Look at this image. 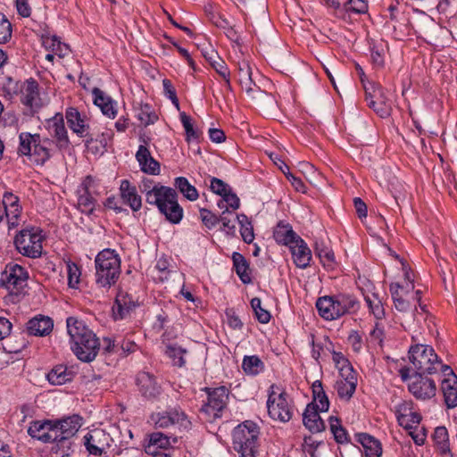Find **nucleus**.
Wrapping results in <instances>:
<instances>
[{
    "instance_id": "f257e3e1",
    "label": "nucleus",
    "mask_w": 457,
    "mask_h": 457,
    "mask_svg": "<svg viewBox=\"0 0 457 457\" xmlns=\"http://www.w3.org/2000/svg\"><path fill=\"white\" fill-rule=\"evenodd\" d=\"M68 334L73 345L71 349L82 361H92L99 351V341L96 335L82 320L69 317L66 320Z\"/></svg>"
},
{
    "instance_id": "f03ea898",
    "label": "nucleus",
    "mask_w": 457,
    "mask_h": 457,
    "mask_svg": "<svg viewBox=\"0 0 457 457\" xmlns=\"http://www.w3.org/2000/svg\"><path fill=\"white\" fill-rule=\"evenodd\" d=\"M319 314L327 320H333L357 311L358 301L350 295L339 294L320 297L316 302Z\"/></svg>"
},
{
    "instance_id": "7ed1b4c3",
    "label": "nucleus",
    "mask_w": 457,
    "mask_h": 457,
    "mask_svg": "<svg viewBox=\"0 0 457 457\" xmlns=\"http://www.w3.org/2000/svg\"><path fill=\"white\" fill-rule=\"evenodd\" d=\"M96 282L101 287H111L120 274V259L112 249L99 252L95 259Z\"/></svg>"
},
{
    "instance_id": "20e7f679",
    "label": "nucleus",
    "mask_w": 457,
    "mask_h": 457,
    "mask_svg": "<svg viewBox=\"0 0 457 457\" xmlns=\"http://www.w3.org/2000/svg\"><path fill=\"white\" fill-rule=\"evenodd\" d=\"M259 427L251 420L237 426L232 433L233 448L240 457H255L259 448Z\"/></svg>"
},
{
    "instance_id": "39448f33",
    "label": "nucleus",
    "mask_w": 457,
    "mask_h": 457,
    "mask_svg": "<svg viewBox=\"0 0 457 457\" xmlns=\"http://www.w3.org/2000/svg\"><path fill=\"white\" fill-rule=\"evenodd\" d=\"M82 419L79 415H71L61 420H53L54 430L58 436L56 445L52 448L56 453L60 452L62 457L69 455L71 445V439L82 426Z\"/></svg>"
},
{
    "instance_id": "423d86ee",
    "label": "nucleus",
    "mask_w": 457,
    "mask_h": 457,
    "mask_svg": "<svg viewBox=\"0 0 457 457\" xmlns=\"http://www.w3.org/2000/svg\"><path fill=\"white\" fill-rule=\"evenodd\" d=\"M44 237L38 228L30 227L19 231L13 239L15 249L23 256L36 259L41 256Z\"/></svg>"
},
{
    "instance_id": "0eeeda50",
    "label": "nucleus",
    "mask_w": 457,
    "mask_h": 457,
    "mask_svg": "<svg viewBox=\"0 0 457 457\" xmlns=\"http://www.w3.org/2000/svg\"><path fill=\"white\" fill-rule=\"evenodd\" d=\"M238 82L247 96L256 100L261 107H272L275 104L273 97L264 91H262L252 79V69L246 60L237 63Z\"/></svg>"
},
{
    "instance_id": "6e6552de",
    "label": "nucleus",
    "mask_w": 457,
    "mask_h": 457,
    "mask_svg": "<svg viewBox=\"0 0 457 457\" xmlns=\"http://www.w3.org/2000/svg\"><path fill=\"white\" fill-rule=\"evenodd\" d=\"M405 278L408 280L406 287L401 286L399 283H392L390 285V293L394 300L395 309L403 313L401 318V324L405 328H411L414 320V312L417 311L416 307L414 310H411V304L405 295L411 289L414 288L412 281L410 279L408 271H405Z\"/></svg>"
},
{
    "instance_id": "1a4fd4ad",
    "label": "nucleus",
    "mask_w": 457,
    "mask_h": 457,
    "mask_svg": "<svg viewBox=\"0 0 457 457\" xmlns=\"http://www.w3.org/2000/svg\"><path fill=\"white\" fill-rule=\"evenodd\" d=\"M29 272L18 263L9 262L0 275V286L10 294L19 295L27 287Z\"/></svg>"
},
{
    "instance_id": "9d476101",
    "label": "nucleus",
    "mask_w": 457,
    "mask_h": 457,
    "mask_svg": "<svg viewBox=\"0 0 457 457\" xmlns=\"http://www.w3.org/2000/svg\"><path fill=\"white\" fill-rule=\"evenodd\" d=\"M409 359L416 373L434 374L439 364L436 362L437 355L434 349L427 345L417 344L409 350Z\"/></svg>"
},
{
    "instance_id": "9b49d317",
    "label": "nucleus",
    "mask_w": 457,
    "mask_h": 457,
    "mask_svg": "<svg viewBox=\"0 0 457 457\" xmlns=\"http://www.w3.org/2000/svg\"><path fill=\"white\" fill-rule=\"evenodd\" d=\"M277 386L271 385L269 389L267 409L270 417L274 420L287 422L293 416V406L285 392L277 393Z\"/></svg>"
},
{
    "instance_id": "f8f14e48",
    "label": "nucleus",
    "mask_w": 457,
    "mask_h": 457,
    "mask_svg": "<svg viewBox=\"0 0 457 457\" xmlns=\"http://www.w3.org/2000/svg\"><path fill=\"white\" fill-rule=\"evenodd\" d=\"M365 100L368 106L372 108L381 118L390 115L391 105L388 104L385 89L375 82L364 84Z\"/></svg>"
},
{
    "instance_id": "ddd939ff",
    "label": "nucleus",
    "mask_w": 457,
    "mask_h": 457,
    "mask_svg": "<svg viewBox=\"0 0 457 457\" xmlns=\"http://www.w3.org/2000/svg\"><path fill=\"white\" fill-rule=\"evenodd\" d=\"M228 391L224 386L208 391V400L200 409V413L206 421H212L220 416L228 401Z\"/></svg>"
},
{
    "instance_id": "4468645a",
    "label": "nucleus",
    "mask_w": 457,
    "mask_h": 457,
    "mask_svg": "<svg viewBox=\"0 0 457 457\" xmlns=\"http://www.w3.org/2000/svg\"><path fill=\"white\" fill-rule=\"evenodd\" d=\"M408 388L416 399L423 401L433 398L436 393L435 381L422 373H415L410 377Z\"/></svg>"
},
{
    "instance_id": "2eb2a0df",
    "label": "nucleus",
    "mask_w": 457,
    "mask_h": 457,
    "mask_svg": "<svg viewBox=\"0 0 457 457\" xmlns=\"http://www.w3.org/2000/svg\"><path fill=\"white\" fill-rule=\"evenodd\" d=\"M151 420L155 428H168L174 425H179L187 428L190 424L186 414L176 408L153 413Z\"/></svg>"
},
{
    "instance_id": "dca6fc26",
    "label": "nucleus",
    "mask_w": 457,
    "mask_h": 457,
    "mask_svg": "<svg viewBox=\"0 0 457 457\" xmlns=\"http://www.w3.org/2000/svg\"><path fill=\"white\" fill-rule=\"evenodd\" d=\"M46 128L49 135L54 138L56 147L61 150L69 146L70 140L62 114L57 113L53 118L47 120Z\"/></svg>"
},
{
    "instance_id": "f3484780",
    "label": "nucleus",
    "mask_w": 457,
    "mask_h": 457,
    "mask_svg": "<svg viewBox=\"0 0 457 457\" xmlns=\"http://www.w3.org/2000/svg\"><path fill=\"white\" fill-rule=\"evenodd\" d=\"M3 220L6 219L9 228L18 227L21 214L19 197L12 193L6 192L3 196Z\"/></svg>"
},
{
    "instance_id": "a211bd4d",
    "label": "nucleus",
    "mask_w": 457,
    "mask_h": 457,
    "mask_svg": "<svg viewBox=\"0 0 457 457\" xmlns=\"http://www.w3.org/2000/svg\"><path fill=\"white\" fill-rule=\"evenodd\" d=\"M28 434L44 443H55L58 436L54 428L53 420H36L30 423Z\"/></svg>"
},
{
    "instance_id": "6ab92c4d",
    "label": "nucleus",
    "mask_w": 457,
    "mask_h": 457,
    "mask_svg": "<svg viewBox=\"0 0 457 457\" xmlns=\"http://www.w3.org/2000/svg\"><path fill=\"white\" fill-rule=\"evenodd\" d=\"M342 378L336 383V389L338 396L342 399L349 400L355 392L357 386L356 373L353 368L341 369Z\"/></svg>"
},
{
    "instance_id": "aec40b11",
    "label": "nucleus",
    "mask_w": 457,
    "mask_h": 457,
    "mask_svg": "<svg viewBox=\"0 0 457 457\" xmlns=\"http://www.w3.org/2000/svg\"><path fill=\"white\" fill-rule=\"evenodd\" d=\"M145 145H140L136 153V159L144 173L150 175H158L160 173V163L152 156L147 148V141L142 139Z\"/></svg>"
},
{
    "instance_id": "412c9836",
    "label": "nucleus",
    "mask_w": 457,
    "mask_h": 457,
    "mask_svg": "<svg viewBox=\"0 0 457 457\" xmlns=\"http://www.w3.org/2000/svg\"><path fill=\"white\" fill-rule=\"evenodd\" d=\"M109 436L101 429H95L84 436V445L90 454L101 455L108 445Z\"/></svg>"
},
{
    "instance_id": "4be33fe9",
    "label": "nucleus",
    "mask_w": 457,
    "mask_h": 457,
    "mask_svg": "<svg viewBox=\"0 0 457 457\" xmlns=\"http://www.w3.org/2000/svg\"><path fill=\"white\" fill-rule=\"evenodd\" d=\"M137 385L140 393L145 398H155L161 393V387L156 382L155 378L149 372H139L137 376Z\"/></svg>"
},
{
    "instance_id": "5701e85b",
    "label": "nucleus",
    "mask_w": 457,
    "mask_h": 457,
    "mask_svg": "<svg viewBox=\"0 0 457 457\" xmlns=\"http://www.w3.org/2000/svg\"><path fill=\"white\" fill-rule=\"evenodd\" d=\"M295 264L301 269H305L310 265L312 260V252L307 244L299 237L293 245L289 246Z\"/></svg>"
},
{
    "instance_id": "b1692460",
    "label": "nucleus",
    "mask_w": 457,
    "mask_h": 457,
    "mask_svg": "<svg viewBox=\"0 0 457 457\" xmlns=\"http://www.w3.org/2000/svg\"><path fill=\"white\" fill-rule=\"evenodd\" d=\"M175 190L171 187L154 185L151 191L145 194V200L149 204L157 205L159 211L165 209L164 202L172 199Z\"/></svg>"
},
{
    "instance_id": "393cba45",
    "label": "nucleus",
    "mask_w": 457,
    "mask_h": 457,
    "mask_svg": "<svg viewBox=\"0 0 457 457\" xmlns=\"http://www.w3.org/2000/svg\"><path fill=\"white\" fill-rule=\"evenodd\" d=\"M137 303L132 296L125 292H119L115 303L112 307V312L115 319L126 318L136 307Z\"/></svg>"
},
{
    "instance_id": "a878e982",
    "label": "nucleus",
    "mask_w": 457,
    "mask_h": 457,
    "mask_svg": "<svg viewBox=\"0 0 457 457\" xmlns=\"http://www.w3.org/2000/svg\"><path fill=\"white\" fill-rule=\"evenodd\" d=\"M67 122L70 129L80 137H86L89 126L86 120V117L82 116L80 112L73 107L68 108L65 113Z\"/></svg>"
},
{
    "instance_id": "bb28decb",
    "label": "nucleus",
    "mask_w": 457,
    "mask_h": 457,
    "mask_svg": "<svg viewBox=\"0 0 457 457\" xmlns=\"http://www.w3.org/2000/svg\"><path fill=\"white\" fill-rule=\"evenodd\" d=\"M26 328L29 335L44 337L48 335L53 330L54 322L49 317L37 316L27 322Z\"/></svg>"
},
{
    "instance_id": "cd10ccee",
    "label": "nucleus",
    "mask_w": 457,
    "mask_h": 457,
    "mask_svg": "<svg viewBox=\"0 0 457 457\" xmlns=\"http://www.w3.org/2000/svg\"><path fill=\"white\" fill-rule=\"evenodd\" d=\"M177 443V437H170L161 432H154L149 435L148 442L144 444L146 453H159L157 449H167L172 444Z\"/></svg>"
},
{
    "instance_id": "c85d7f7f",
    "label": "nucleus",
    "mask_w": 457,
    "mask_h": 457,
    "mask_svg": "<svg viewBox=\"0 0 457 457\" xmlns=\"http://www.w3.org/2000/svg\"><path fill=\"white\" fill-rule=\"evenodd\" d=\"M120 196L123 202L128 204L133 211H138L142 206V200L137 194V188L131 183L123 179L120 186Z\"/></svg>"
},
{
    "instance_id": "c756f323",
    "label": "nucleus",
    "mask_w": 457,
    "mask_h": 457,
    "mask_svg": "<svg viewBox=\"0 0 457 457\" xmlns=\"http://www.w3.org/2000/svg\"><path fill=\"white\" fill-rule=\"evenodd\" d=\"M314 404H307L303 414V422L307 429L312 433L321 432L325 428V424L320 416V410L315 409Z\"/></svg>"
},
{
    "instance_id": "7c9ffc66",
    "label": "nucleus",
    "mask_w": 457,
    "mask_h": 457,
    "mask_svg": "<svg viewBox=\"0 0 457 457\" xmlns=\"http://www.w3.org/2000/svg\"><path fill=\"white\" fill-rule=\"evenodd\" d=\"M21 103L36 111L42 106V101L38 94V85L35 80L27 81L26 87L21 91Z\"/></svg>"
},
{
    "instance_id": "2f4dec72",
    "label": "nucleus",
    "mask_w": 457,
    "mask_h": 457,
    "mask_svg": "<svg viewBox=\"0 0 457 457\" xmlns=\"http://www.w3.org/2000/svg\"><path fill=\"white\" fill-rule=\"evenodd\" d=\"M441 391L448 409L457 406V376L445 378L441 382Z\"/></svg>"
},
{
    "instance_id": "473e14b6",
    "label": "nucleus",
    "mask_w": 457,
    "mask_h": 457,
    "mask_svg": "<svg viewBox=\"0 0 457 457\" xmlns=\"http://www.w3.org/2000/svg\"><path fill=\"white\" fill-rule=\"evenodd\" d=\"M358 442L364 448L365 457H380L382 454V446L378 440L366 433H361L358 436Z\"/></svg>"
},
{
    "instance_id": "72a5a7b5",
    "label": "nucleus",
    "mask_w": 457,
    "mask_h": 457,
    "mask_svg": "<svg viewBox=\"0 0 457 457\" xmlns=\"http://www.w3.org/2000/svg\"><path fill=\"white\" fill-rule=\"evenodd\" d=\"M92 93L94 96V104L100 108L103 114L109 118H114L116 110L111 97L104 95L101 89L96 87L93 89Z\"/></svg>"
},
{
    "instance_id": "f704fd0d",
    "label": "nucleus",
    "mask_w": 457,
    "mask_h": 457,
    "mask_svg": "<svg viewBox=\"0 0 457 457\" xmlns=\"http://www.w3.org/2000/svg\"><path fill=\"white\" fill-rule=\"evenodd\" d=\"M53 144V141L49 138L39 139L37 140V144L34 145L32 154L30 157L33 158V161L37 164L45 163L51 157V149L50 145Z\"/></svg>"
},
{
    "instance_id": "c9c22d12",
    "label": "nucleus",
    "mask_w": 457,
    "mask_h": 457,
    "mask_svg": "<svg viewBox=\"0 0 457 457\" xmlns=\"http://www.w3.org/2000/svg\"><path fill=\"white\" fill-rule=\"evenodd\" d=\"M276 242L281 245L290 246L300 237L295 234L289 225L278 223L273 233Z\"/></svg>"
},
{
    "instance_id": "e433bc0d",
    "label": "nucleus",
    "mask_w": 457,
    "mask_h": 457,
    "mask_svg": "<svg viewBox=\"0 0 457 457\" xmlns=\"http://www.w3.org/2000/svg\"><path fill=\"white\" fill-rule=\"evenodd\" d=\"M165 209L160 211L164 214L166 219L172 223H179L183 216V209L180 207L177 201V193L173 195L172 199H168L164 202Z\"/></svg>"
},
{
    "instance_id": "4c0bfd02",
    "label": "nucleus",
    "mask_w": 457,
    "mask_h": 457,
    "mask_svg": "<svg viewBox=\"0 0 457 457\" xmlns=\"http://www.w3.org/2000/svg\"><path fill=\"white\" fill-rule=\"evenodd\" d=\"M313 400L309 404H314V408L320 411H327L329 408L328 398L323 390L322 383L320 380L313 382L312 386Z\"/></svg>"
},
{
    "instance_id": "58836bf2",
    "label": "nucleus",
    "mask_w": 457,
    "mask_h": 457,
    "mask_svg": "<svg viewBox=\"0 0 457 457\" xmlns=\"http://www.w3.org/2000/svg\"><path fill=\"white\" fill-rule=\"evenodd\" d=\"M73 378L72 371L62 365L54 367L48 374L47 379L53 385H63Z\"/></svg>"
},
{
    "instance_id": "ea45409f",
    "label": "nucleus",
    "mask_w": 457,
    "mask_h": 457,
    "mask_svg": "<svg viewBox=\"0 0 457 457\" xmlns=\"http://www.w3.org/2000/svg\"><path fill=\"white\" fill-rule=\"evenodd\" d=\"M243 370L248 375H257L263 371L264 363L256 355L245 356L242 362Z\"/></svg>"
},
{
    "instance_id": "a19ab883",
    "label": "nucleus",
    "mask_w": 457,
    "mask_h": 457,
    "mask_svg": "<svg viewBox=\"0 0 457 457\" xmlns=\"http://www.w3.org/2000/svg\"><path fill=\"white\" fill-rule=\"evenodd\" d=\"M232 260L237 274L239 276L242 282L245 284L249 283L251 281V278L248 273L249 267L245 258L239 253H234Z\"/></svg>"
},
{
    "instance_id": "79ce46f5",
    "label": "nucleus",
    "mask_w": 457,
    "mask_h": 457,
    "mask_svg": "<svg viewBox=\"0 0 457 457\" xmlns=\"http://www.w3.org/2000/svg\"><path fill=\"white\" fill-rule=\"evenodd\" d=\"M20 138V146L18 148V153L22 155H29L32 154L33 146L37 144V140L39 139L38 134H30V133H21L19 136Z\"/></svg>"
},
{
    "instance_id": "37998d69",
    "label": "nucleus",
    "mask_w": 457,
    "mask_h": 457,
    "mask_svg": "<svg viewBox=\"0 0 457 457\" xmlns=\"http://www.w3.org/2000/svg\"><path fill=\"white\" fill-rule=\"evenodd\" d=\"M174 185L187 199L195 201L198 198L199 195L196 188L186 178H176Z\"/></svg>"
},
{
    "instance_id": "c03bdc74",
    "label": "nucleus",
    "mask_w": 457,
    "mask_h": 457,
    "mask_svg": "<svg viewBox=\"0 0 457 457\" xmlns=\"http://www.w3.org/2000/svg\"><path fill=\"white\" fill-rule=\"evenodd\" d=\"M179 117L186 131V140L187 142L197 141L201 136V132L194 127L192 118L186 112H181Z\"/></svg>"
},
{
    "instance_id": "a18cd8bd",
    "label": "nucleus",
    "mask_w": 457,
    "mask_h": 457,
    "mask_svg": "<svg viewBox=\"0 0 457 457\" xmlns=\"http://www.w3.org/2000/svg\"><path fill=\"white\" fill-rule=\"evenodd\" d=\"M43 45L46 49L52 51L59 57L65 56L68 51V46L62 44L55 36L44 37Z\"/></svg>"
},
{
    "instance_id": "49530a36",
    "label": "nucleus",
    "mask_w": 457,
    "mask_h": 457,
    "mask_svg": "<svg viewBox=\"0 0 457 457\" xmlns=\"http://www.w3.org/2000/svg\"><path fill=\"white\" fill-rule=\"evenodd\" d=\"M237 220L240 224V233L243 240L250 244L254 239L253 228L247 216L245 214L237 215Z\"/></svg>"
},
{
    "instance_id": "de8ad7c7",
    "label": "nucleus",
    "mask_w": 457,
    "mask_h": 457,
    "mask_svg": "<svg viewBox=\"0 0 457 457\" xmlns=\"http://www.w3.org/2000/svg\"><path fill=\"white\" fill-rule=\"evenodd\" d=\"M329 425L334 438L337 443L343 444L348 441L347 433L341 426L340 420L337 418L331 416L329 418Z\"/></svg>"
},
{
    "instance_id": "09e8293b",
    "label": "nucleus",
    "mask_w": 457,
    "mask_h": 457,
    "mask_svg": "<svg viewBox=\"0 0 457 457\" xmlns=\"http://www.w3.org/2000/svg\"><path fill=\"white\" fill-rule=\"evenodd\" d=\"M187 350L177 345H170L167 347L166 354L172 360L173 364L178 367H183L186 363L184 359Z\"/></svg>"
},
{
    "instance_id": "8fccbe9b",
    "label": "nucleus",
    "mask_w": 457,
    "mask_h": 457,
    "mask_svg": "<svg viewBox=\"0 0 457 457\" xmlns=\"http://www.w3.org/2000/svg\"><path fill=\"white\" fill-rule=\"evenodd\" d=\"M137 119L144 126L154 124L158 117L148 104L141 105L137 113Z\"/></svg>"
},
{
    "instance_id": "3c124183",
    "label": "nucleus",
    "mask_w": 457,
    "mask_h": 457,
    "mask_svg": "<svg viewBox=\"0 0 457 457\" xmlns=\"http://www.w3.org/2000/svg\"><path fill=\"white\" fill-rule=\"evenodd\" d=\"M316 254L320 259V262L324 266L331 268L335 262V255L331 249L326 247L323 245H316L315 248Z\"/></svg>"
},
{
    "instance_id": "603ef678",
    "label": "nucleus",
    "mask_w": 457,
    "mask_h": 457,
    "mask_svg": "<svg viewBox=\"0 0 457 457\" xmlns=\"http://www.w3.org/2000/svg\"><path fill=\"white\" fill-rule=\"evenodd\" d=\"M218 206L220 209H226L228 206L233 210H237L240 207V200L238 196L230 188L223 196L222 199L218 202Z\"/></svg>"
},
{
    "instance_id": "864d4df0",
    "label": "nucleus",
    "mask_w": 457,
    "mask_h": 457,
    "mask_svg": "<svg viewBox=\"0 0 457 457\" xmlns=\"http://www.w3.org/2000/svg\"><path fill=\"white\" fill-rule=\"evenodd\" d=\"M236 218H233L232 213L226 208L219 216V222L222 223L223 229L230 235H234L236 231Z\"/></svg>"
},
{
    "instance_id": "5fc2aeb1",
    "label": "nucleus",
    "mask_w": 457,
    "mask_h": 457,
    "mask_svg": "<svg viewBox=\"0 0 457 457\" xmlns=\"http://www.w3.org/2000/svg\"><path fill=\"white\" fill-rule=\"evenodd\" d=\"M365 301L369 306L370 312L376 319H382L385 315V311L381 301L377 295H373L372 297L365 296Z\"/></svg>"
},
{
    "instance_id": "6e6d98bb",
    "label": "nucleus",
    "mask_w": 457,
    "mask_h": 457,
    "mask_svg": "<svg viewBox=\"0 0 457 457\" xmlns=\"http://www.w3.org/2000/svg\"><path fill=\"white\" fill-rule=\"evenodd\" d=\"M251 306L254 311L257 320L263 324H266L270 320V313L262 307V301L258 297H254L251 301Z\"/></svg>"
},
{
    "instance_id": "4d7b16f0",
    "label": "nucleus",
    "mask_w": 457,
    "mask_h": 457,
    "mask_svg": "<svg viewBox=\"0 0 457 457\" xmlns=\"http://www.w3.org/2000/svg\"><path fill=\"white\" fill-rule=\"evenodd\" d=\"M433 438L442 453H446L449 450L447 445L448 432L445 427H437L435 429Z\"/></svg>"
},
{
    "instance_id": "13d9d810",
    "label": "nucleus",
    "mask_w": 457,
    "mask_h": 457,
    "mask_svg": "<svg viewBox=\"0 0 457 457\" xmlns=\"http://www.w3.org/2000/svg\"><path fill=\"white\" fill-rule=\"evenodd\" d=\"M411 403L403 402L396 406L395 414L397 420L399 424L404 428H411L407 420L408 413H410V411H411Z\"/></svg>"
},
{
    "instance_id": "bf43d9fd",
    "label": "nucleus",
    "mask_w": 457,
    "mask_h": 457,
    "mask_svg": "<svg viewBox=\"0 0 457 457\" xmlns=\"http://www.w3.org/2000/svg\"><path fill=\"white\" fill-rule=\"evenodd\" d=\"M345 8L346 12L361 14L368 11V4L364 0H348Z\"/></svg>"
},
{
    "instance_id": "052dcab7",
    "label": "nucleus",
    "mask_w": 457,
    "mask_h": 457,
    "mask_svg": "<svg viewBox=\"0 0 457 457\" xmlns=\"http://www.w3.org/2000/svg\"><path fill=\"white\" fill-rule=\"evenodd\" d=\"M11 36V23L3 13H0V44L5 43Z\"/></svg>"
},
{
    "instance_id": "680f3d73",
    "label": "nucleus",
    "mask_w": 457,
    "mask_h": 457,
    "mask_svg": "<svg viewBox=\"0 0 457 457\" xmlns=\"http://www.w3.org/2000/svg\"><path fill=\"white\" fill-rule=\"evenodd\" d=\"M210 188L214 194L222 197L230 189V187L220 179L212 178Z\"/></svg>"
},
{
    "instance_id": "e2e57ef3",
    "label": "nucleus",
    "mask_w": 457,
    "mask_h": 457,
    "mask_svg": "<svg viewBox=\"0 0 457 457\" xmlns=\"http://www.w3.org/2000/svg\"><path fill=\"white\" fill-rule=\"evenodd\" d=\"M200 214L203 223L209 228L215 227L219 223V217L206 209H202Z\"/></svg>"
},
{
    "instance_id": "0e129e2a",
    "label": "nucleus",
    "mask_w": 457,
    "mask_h": 457,
    "mask_svg": "<svg viewBox=\"0 0 457 457\" xmlns=\"http://www.w3.org/2000/svg\"><path fill=\"white\" fill-rule=\"evenodd\" d=\"M162 83L166 96L171 100L172 104L177 107V109H179V99L176 96V91L172 87L170 81L169 79H164Z\"/></svg>"
},
{
    "instance_id": "69168bd1",
    "label": "nucleus",
    "mask_w": 457,
    "mask_h": 457,
    "mask_svg": "<svg viewBox=\"0 0 457 457\" xmlns=\"http://www.w3.org/2000/svg\"><path fill=\"white\" fill-rule=\"evenodd\" d=\"M212 67L220 74L225 82L228 83V74H230V72L228 71L225 62L221 58L212 63Z\"/></svg>"
},
{
    "instance_id": "338daca9",
    "label": "nucleus",
    "mask_w": 457,
    "mask_h": 457,
    "mask_svg": "<svg viewBox=\"0 0 457 457\" xmlns=\"http://www.w3.org/2000/svg\"><path fill=\"white\" fill-rule=\"evenodd\" d=\"M79 270L78 266L74 263L68 264V278H69V285L71 287H75L76 284L79 281Z\"/></svg>"
},
{
    "instance_id": "774afa93",
    "label": "nucleus",
    "mask_w": 457,
    "mask_h": 457,
    "mask_svg": "<svg viewBox=\"0 0 457 457\" xmlns=\"http://www.w3.org/2000/svg\"><path fill=\"white\" fill-rule=\"evenodd\" d=\"M226 315L228 318V324L230 328L234 329H241L243 327V322L240 318L236 314L233 310H228L226 312Z\"/></svg>"
}]
</instances>
